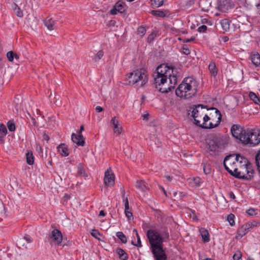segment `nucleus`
<instances>
[{"instance_id":"f257e3e1","label":"nucleus","mask_w":260,"mask_h":260,"mask_svg":"<svg viewBox=\"0 0 260 260\" xmlns=\"http://www.w3.org/2000/svg\"><path fill=\"white\" fill-rule=\"evenodd\" d=\"M177 71L172 66L161 64L158 66L154 75L156 88L162 93H167L174 88L177 83Z\"/></svg>"},{"instance_id":"f03ea898","label":"nucleus","mask_w":260,"mask_h":260,"mask_svg":"<svg viewBox=\"0 0 260 260\" xmlns=\"http://www.w3.org/2000/svg\"><path fill=\"white\" fill-rule=\"evenodd\" d=\"M146 236L154 260H167V255L163 248L165 239H169L170 236L167 228L160 233L156 230H148Z\"/></svg>"},{"instance_id":"7ed1b4c3","label":"nucleus","mask_w":260,"mask_h":260,"mask_svg":"<svg viewBox=\"0 0 260 260\" xmlns=\"http://www.w3.org/2000/svg\"><path fill=\"white\" fill-rule=\"evenodd\" d=\"M194 107L193 108L192 111L191 112V116L194 119V123L204 129H212L215 128L218 126L220 124L221 120L222 115L220 111L216 108L212 107L210 109H207L208 110H215V113L216 114V116H217V120L216 121L215 124H213L212 122H210L209 124L207 123H201L200 119H202V117L204 115V109L207 107V106H204L203 105L199 104L197 105H194Z\"/></svg>"},{"instance_id":"20e7f679","label":"nucleus","mask_w":260,"mask_h":260,"mask_svg":"<svg viewBox=\"0 0 260 260\" xmlns=\"http://www.w3.org/2000/svg\"><path fill=\"white\" fill-rule=\"evenodd\" d=\"M198 86L197 80L192 77H186L176 89V94L184 99H191L196 94Z\"/></svg>"},{"instance_id":"39448f33","label":"nucleus","mask_w":260,"mask_h":260,"mask_svg":"<svg viewBox=\"0 0 260 260\" xmlns=\"http://www.w3.org/2000/svg\"><path fill=\"white\" fill-rule=\"evenodd\" d=\"M246 137L243 138V144L254 146L260 143V131L248 128Z\"/></svg>"},{"instance_id":"423d86ee","label":"nucleus","mask_w":260,"mask_h":260,"mask_svg":"<svg viewBox=\"0 0 260 260\" xmlns=\"http://www.w3.org/2000/svg\"><path fill=\"white\" fill-rule=\"evenodd\" d=\"M226 144L222 137L214 136L209 139L207 142L208 149L210 151L218 152L224 148Z\"/></svg>"},{"instance_id":"0eeeda50","label":"nucleus","mask_w":260,"mask_h":260,"mask_svg":"<svg viewBox=\"0 0 260 260\" xmlns=\"http://www.w3.org/2000/svg\"><path fill=\"white\" fill-rule=\"evenodd\" d=\"M248 128H245L239 124H233L231 127V133L232 136L239 140L243 144V138L246 137Z\"/></svg>"},{"instance_id":"6e6552de","label":"nucleus","mask_w":260,"mask_h":260,"mask_svg":"<svg viewBox=\"0 0 260 260\" xmlns=\"http://www.w3.org/2000/svg\"><path fill=\"white\" fill-rule=\"evenodd\" d=\"M236 157V154H230L225 156L223 161V166L225 169L229 172V174H232V171H237V160Z\"/></svg>"},{"instance_id":"1a4fd4ad","label":"nucleus","mask_w":260,"mask_h":260,"mask_svg":"<svg viewBox=\"0 0 260 260\" xmlns=\"http://www.w3.org/2000/svg\"><path fill=\"white\" fill-rule=\"evenodd\" d=\"M136 86H143L148 80V75L147 72L143 69L136 70Z\"/></svg>"},{"instance_id":"9d476101","label":"nucleus","mask_w":260,"mask_h":260,"mask_svg":"<svg viewBox=\"0 0 260 260\" xmlns=\"http://www.w3.org/2000/svg\"><path fill=\"white\" fill-rule=\"evenodd\" d=\"M235 7V3L232 0H219L218 10L222 12H227Z\"/></svg>"},{"instance_id":"9b49d317","label":"nucleus","mask_w":260,"mask_h":260,"mask_svg":"<svg viewBox=\"0 0 260 260\" xmlns=\"http://www.w3.org/2000/svg\"><path fill=\"white\" fill-rule=\"evenodd\" d=\"M48 239L50 242L61 246L63 237L61 232L59 230L54 229L52 231L51 234L49 235Z\"/></svg>"},{"instance_id":"f8f14e48","label":"nucleus","mask_w":260,"mask_h":260,"mask_svg":"<svg viewBox=\"0 0 260 260\" xmlns=\"http://www.w3.org/2000/svg\"><path fill=\"white\" fill-rule=\"evenodd\" d=\"M124 2L122 0H119L114 5L113 8L110 10V13L111 15H116L117 12L123 13L126 10Z\"/></svg>"},{"instance_id":"ddd939ff","label":"nucleus","mask_w":260,"mask_h":260,"mask_svg":"<svg viewBox=\"0 0 260 260\" xmlns=\"http://www.w3.org/2000/svg\"><path fill=\"white\" fill-rule=\"evenodd\" d=\"M115 176L110 168L105 172L104 183L106 186H111L114 183Z\"/></svg>"},{"instance_id":"4468645a","label":"nucleus","mask_w":260,"mask_h":260,"mask_svg":"<svg viewBox=\"0 0 260 260\" xmlns=\"http://www.w3.org/2000/svg\"><path fill=\"white\" fill-rule=\"evenodd\" d=\"M72 141L74 143L76 144L78 146H84L85 145V139L82 134H76L73 133L71 136Z\"/></svg>"},{"instance_id":"2eb2a0df","label":"nucleus","mask_w":260,"mask_h":260,"mask_svg":"<svg viewBox=\"0 0 260 260\" xmlns=\"http://www.w3.org/2000/svg\"><path fill=\"white\" fill-rule=\"evenodd\" d=\"M232 174L231 175L234 176L235 178L243 180H250L252 178V175H245L243 172L239 171L237 167V171H234V170H233Z\"/></svg>"},{"instance_id":"dca6fc26","label":"nucleus","mask_w":260,"mask_h":260,"mask_svg":"<svg viewBox=\"0 0 260 260\" xmlns=\"http://www.w3.org/2000/svg\"><path fill=\"white\" fill-rule=\"evenodd\" d=\"M126 81L127 82L125 84L129 85H136L137 83L136 80V70L133 71L132 72H131L127 74L126 76Z\"/></svg>"},{"instance_id":"f3484780","label":"nucleus","mask_w":260,"mask_h":260,"mask_svg":"<svg viewBox=\"0 0 260 260\" xmlns=\"http://www.w3.org/2000/svg\"><path fill=\"white\" fill-rule=\"evenodd\" d=\"M150 13L153 15L158 17L164 18L168 16L169 15V10H152Z\"/></svg>"},{"instance_id":"a211bd4d","label":"nucleus","mask_w":260,"mask_h":260,"mask_svg":"<svg viewBox=\"0 0 260 260\" xmlns=\"http://www.w3.org/2000/svg\"><path fill=\"white\" fill-rule=\"evenodd\" d=\"M236 157H237L236 158L237 164V165H239L240 167H244V168L249 163L248 161L245 157L241 156L239 154H236Z\"/></svg>"},{"instance_id":"6ab92c4d","label":"nucleus","mask_w":260,"mask_h":260,"mask_svg":"<svg viewBox=\"0 0 260 260\" xmlns=\"http://www.w3.org/2000/svg\"><path fill=\"white\" fill-rule=\"evenodd\" d=\"M57 150L62 156H68L69 155L68 146L64 143L60 144L57 147Z\"/></svg>"},{"instance_id":"aec40b11","label":"nucleus","mask_w":260,"mask_h":260,"mask_svg":"<svg viewBox=\"0 0 260 260\" xmlns=\"http://www.w3.org/2000/svg\"><path fill=\"white\" fill-rule=\"evenodd\" d=\"M111 122L114 126V133H117L118 135L121 134L122 132V127L121 126H119V121L115 117L112 118Z\"/></svg>"},{"instance_id":"412c9836","label":"nucleus","mask_w":260,"mask_h":260,"mask_svg":"<svg viewBox=\"0 0 260 260\" xmlns=\"http://www.w3.org/2000/svg\"><path fill=\"white\" fill-rule=\"evenodd\" d=\"M77 175L81 177H83L84 179H86V178L88 177V174L86 172L85 169L81 163H79L78 165Z\"/></svg>"},{"instance_id":"4be33fe9","label":"nucleus","mask_w":260,"mask_h":260,"mask_svg":"<svg viewBox=\"0 0 260 260\" xmlns=\"http://www.w3.org/2000/svg\"><path fill=\"white\" fill-rule=\"evenodd\" d=\"M252 63L256 67L260 66V55L258 53H254L250 56Z\"/></svg>"},{"instance_id":"5701e85b","label":"nucleus","mask_w":260,"mask_h":260,"mask_svg":"<svg viewBox=\"0 0 260 260\" xmlns=\"http://www.w3.org/2000/svg\"><path fill=\"white\" fill-rule=\"evenodd\" d=\"M44 24L45 26H46L47 28L50 30H52L55 28V21L53 20L52 18H46L44 20Z\"/></svg>"},{"instance_id":"b1692460","label":"nucleus","mask_w":260,"mask_h":260,"mask_svg":"<svg viewBox=\"0 0 260 260\" xmlns=\"http://www.w3.org/2000/svg\"><path fill=\"white\" fill-rule=\"evenodd\" d=\"M135 187L142 191H145L148 188L144 180H137L135 184Z\"/></svg>"},{"instance_id":"393cba45","label":"nucleus","mask_w":260,"mask_h":260,"mask_svg":"<svg viewBox=\"0 0 260 260\" xmlns=\"http://www.w3.org/2000/svg\"><path fill=\"white\" fill-rule=\"evenodd\" d=\"M208 69L210 71L211 75L215 77L218 73V69L216 66L215 62L214 61H211L208 66Z\"/></svg>"},{"instance_id":"a878e982","label":"nucleus","mask_w":260,"mask_h":260,"mask_svg":"<svg viewBox=\"0 0 260 260\" xmlns=\"http://www.w3.org/2000/svg\"><path fill=\"white\" fill-rule=\"evenodd\" d=\"M260 223L256 221L253 220L250 222H248L243 225L245 228L247 232L251 231V230L254 227L257 226L259 225Z\"/></svg>"},{"instance_id":"bb28decb","label":"nucleus","mask_w":260,"mask_h":260,"mask_svg":"<svg viewBox=\"0 0 260 260\" xmlns=\"http://www.w3.org/2000/svg\"><path fill=\"white\" fill-rule=\"evenodd\" d=\"M249 97L250 99L255 104L260 105V97L252 91L249 92Z\"/></svg>"},{"instance_id":"cd10ccee","label":"nucleus","mask_w":260,"mask_h":260,"mask_svg":"<svg viewBox=\"0 0 260 260\" xmlns=\"http://www.w3.org/2000/svg\"><path fill=\"white\" fill-rule=\"evenodd\" d=\"M116 252L119 255V258L122 260H127L128 258V254L122 248H118L116 250Z\"/></svg>"},{"instance_id":"c85d7f7f","label":"nucleus","mask_w":260,"mask_h":260,"mask_svg":"<svg viewBox=\"0 0 260 260\" xmlns=\"http://www.w3.org/2000/svg\"><path fill=\"white\" fill-rule=\"evenodd\" d=\"M200 232L203 241L204 242H208L210 241V238L208 231L204 229H202L200 230Z\"/></svg>"},{"instance_id":"c756f323","label":"nucleus","mask_w":260,"mask_h":260,"mask_svg":"<svg viewBox=\"0 0 260 260\" xmlns=\"http://www.w3.org/2000/svg\"><path fill=\"white\" fill-rule=\"evenodd\" d=\"M220 24L222 29L224 31H228L230 30V21L227 19L221 20Z\"/></svg>"},{"instance_id":"7c9ffc66","label":"nucleus","mask_w":260,"mask_h":260,"mask_svg":"<svg viewBox=\"0 0 260 260\" xmlns=\"http://www.w3.org/2000/svg\"><path fill=\"white\" fill-rule=\"evenodd\" d=\"M247 231L242 225L238 228L237 232V238H241L245 236L247 233Z\"/></svg>"},{"instance_id":"2f4dec72","label":"nucleus","mask_w":260,"mask_h":260,"mask_svg":"<svg viewBox=\"0 0 260 260\" xmlns=\"http://www.w3.org/2000/svg\"><path fill=\"white\" fill-rule=\"evenodd\" d=\"M26 162L29 165H33L34 162V157L32 151H28L26 153Z\"/></svg>"},{"instance_id":"473e14b6","label":"nucleus","mask_w":260,"mask_h":260,"mask_svg":"<svg viewBox=\"0 0 260 260\" xmlns=\"http://www.w3.org/2000/svg\"><path fill=\"white\" fill-rule=\"evenodd\" d=\"M150 2L152 8H156L162 6L164 0H151Z\"/></svg>"},{"instance_id":"72a5a7b5","label":"nucleus","mask_w":260,"mask_h":260,"mask_svg":"<svg viewBox=\"0 0 260 260\" xmlns=\"http://www.w3.org/2000/svg\"><path fill=\"white\" fill-rule=\"evenodd\" d=\"M116 236L124 244L127 242V238L125 235L122 232H118L116 233Z\"/></svg>"},{"instance_id":"f704fd0d","label":"nucleus","mask_w":260,"mask_h":260,"mask_svg":"<svg viewBox=\"0 0 260 260\" xmlns=\"http://www.w3.org/2000/svg\"><path fill=\"white\" fill-rule=\"evenodd\" d=\"M104 55V51L102 50L99 51L93 58L95 61H99Z\"/></svg>"},{"instance_id":"c9c22d12","label":"nucleus","mask_w":260,"mask_h":260,"mask_svg":"<svg viewBox=\"0 0 260 260\" xmlns=\"http://www.w3.org/2000/svg\"><path fill=\"white\" fill-rule=\"evenodd\" d=\"M203 171L206 175L210 174L211 172V166L208 164H204Z\"/></svg>"},{"instance_id":"e433bc0d","label":"nucleus","mask_w":260,"mask_h":260,"mask_svg":"<svg viewBox=\"0 0 260 260\" xmlns=\"http://www.w3.org/2000/svg\"><path fill=\"white\" fill-rule=\"evenodd\" d=\"M137 34L141 37H143L146 32V29L145 27L143 26H140L137 29Z\"/></svg>"},{"instance_id":"4c0bfd02","label":"nucleus","mask_w":260,"mask_h":260,"mask_svg":"<svg viewBox=\"0 0 260 260\" xmlns=\"http://www.w3.org/2000/svg\"><path fill=\"white\" fill-rule=\"evenodd\" d=\"M244 169H245V171L246 172L247 175H253L254 173V170L250 167L249 164L245 167ZM253 176H252V177Z\"/></svg>"},{"instance_id":"58836bf2","label":"nucleus","mask_w":260,"mask_h":260,"mask_svg":"<svg viewBox=\"0 0 260 260\" xmlns=\"http://www.w3.org/2000/svg\"><path fill=\"white\" fill-rule=\"evenodd\" d=\"M8 128L10 132H14L15 131L16 127L14 122L12 121H9L7 123Z\"/></svg>"},{"instance_id":"ea45409f","label":"nucleus","mask_w":260,"mask_h":260,"mask_svg":"<svg viewBox=\"0 0 260 260\" xmlns=\"http://www.w3.org/2000/svg\"><path fill=\"white\" fill-rule=\"evenodd\" d=\"M234 218L235 215L233 214H230L228 216L227 220L231 225H234L235 224Z\"/></svg>"},{"instance_id":"a19ab883","label":"nucleus","mask_w":260,"mask_h":260,"mask_svg":"<svg viewBox=\"0 0 260 260\" xmlns=\"http://www.w3.org/2000/svg\"><path fill=\"white\" fill-rule=\"evenodd\" d=\"M136 237L137 238V243L136 244L134 241H132V244H133V245H134L136 247H141L142 246V245L141 244L140 237L138 233L136 234Z\"/></svg>"},{"instance_id":"79ce46f5","label":"nucleus","mask_w":260,"mask_h":260,"mask_svg":"<svg viewBox=\"0 0 260 260\" xmlns=\"http://www.w3.org/2000/svg\"><path fill=\"white\" fill-rule=\"evenodd\" d=\"M8 133L6 126L3 124H0V133L2 135L6 136Z\"/></svg>"},{"instance_id":"37998d69","label":"nucleus","mask_w":260,"mask_h":260,"mask_svg":"<svg viewBox=\"0 0 260 260\" xmlns=\"http://www.w3.org/2000/svg\"><path fill=\"white\" fill-rule=\"evenodd\" d=\"M192 181L196 186H200L202 183V179L199 177H194L192 179Z\"/></svg>"},{"instance_id":"c03bdc74","label":"nucleus","mask_w":260,"mask_h":260,"mask_svg":"<svg viewBox=\"0 0 260 260\" xmlns=\"http://www.w3.org/2000/svg\"><path fill=\"white\" fill-rule=\"evenodd\" d=\"M15 53L12 51H9L7 53V57L9 61H13L14 60Z\"/></svg>"},{"instance_id":"a18cd8bd","label":"nucleus","mask_w":260,"mask_h":260,"mask_svg":"<svg viewBox=\"0 0 260 260\" xmlns=\"http://www.w3.org/2000/svg\"><path fill=\"white\" fill-rule=\"evenodd\" d=\"M124 193H125V191L123 190V191L122 197H123V202L124 203V207L126 209H129V203H128V199H127V198H125L124 197Z\"/></svg>"},{"instance_id":"49530a36","label":"nucleus","mask_w":260,"mask_h":260,"mask_svg":"<svg viewBox=\"0 0 260 260\" xmlns=\"http://www.w3.org/2000/svg\"><path fill=\"white\" fill-rule=\"evenodd\" d=\"M90 234L95 238L99 239V240L100 239L98 237V236H100L101 234L98 230H95V229L92 230L91 231Z\"/></svg>"},{"instance_id":"de8ad7c7","label":"nucleus","mask_w":260,"mask_h":260,"mask_svg":"<svg viewBox=\"0 0 260 260\" xmlns=\"http://www.w3.org/2000/svg\"><path fill=\"white\" fill-rule=\"evenodd\" d=\"M15 11H16V15L18 17H22L23 16V12L20 9V8L17 5L16 6Z\"/></svg>"},{"instance_id":"09e8293b","label":"nucleus","mask_w":260,"mask_h":260,"mask_svg":"<svg viewBox=\"0 0 260 260\" xmlns=\"http://www.w3.org/2000/svg\"><path fill=\"white\" fill-rule=\"evenodd\" d=\"M124 212L126 216L128 219H133V213L131 211V209H126L125 208Z\"/></svg>"},{"instance_id":"8fccbe9b","label":"nucleus","mask_w":260,"mask_h":260,"mask_svg":"<svg viewBox=\"0 0 260 260\" xmlns=\"http://www.w3.org/2000/svg\"><path fill=\"white\" fill-rule=\"evenodd\" d=\"M156 35L155 33L152 32L147 37V42L150 43L152 42L156 37Z\"/></svg>"},{"instance_id":"3c124183","label":"nucleus","mask_w":260,"mask_h":260,"mask_svg":"<svg viewBox=\"0 0 260 260\" xmlns=\"http://www.w3.org/2000/svg\"><path fill=\"white\" fill-rule=\"evenodd\" d=\"M246 213L250 216H254L257 214L256 210L253 208H250L248 209L246 211Z\"/></svg>"},{"instance_id":"603ef678","label":"nucleus","mask_w":260,"mask_h":260,"mask_svg":"<svg viewBox=\"0 0 260 260\" xmlns=\"http://www.w3.org/2000/svg\"><path fill=\"white\" fill-rule=\"evenodd\" d=\"M182 49L183 54L185 55H188L190 53V51L186 45H184Z\"/></svg>"},{"instance_id":"864d4df0","label":"nucleus","mask_w":260,"mask_h":260,"mask_svg":"<svg viewBox=\"0 0 260 260\" xmlns=\"http://www.w3.org/2000/svg\"><path fill=\"white\" fill-rule=\"evenodd\" d=\"M207 29V27L205 25H202L201 26L199 27L198 28V31L200 32H205Z\"/></svg>"},{"instance_id":"5fc2aeb1","label":"nucleus","mask_w":260,"mask_h":260,"mask_svg":"<svg viewBox=\"0 0 260 260\" xmlns=\"http://www.w3.org/2000/svg\"><path fill=\"white\" fill-rule=\"evenodd\" d=\"M241 256L242 254L240 251H238L234 254L233 258L234 260H239L241 258Z\"/></svg>"},{"instance_id":"6e6d98bb","label":"nucleus","mask_w":260,"mask_h":260,"mask_svg":"<svg viewBox=\"0 0 260 260\" xmlns=\"http://www.w3.org/2000/svg\"><path fill=\"white\" fill-rule=\"evenodd\" d=\"M196 1V0H187L185 3V6L190 7L194 4Z\"/></svg>"},{"instance_id":"4d7b16f0","label":"nucleus","mask_w":260,"mask_h":260,"mask_svg":"<svg viewBox=\"0 0 260 260\" xmlns=\"http://www.w3.org/2000/svg\"><path fill=\"white\" fill-rule=\"evenodd\" d=\"M255 164H259L260 161V150H259L255 155Z\"/></svg>"},{"instance_id":"13d9d810","label":"nucleus","mask_w":260,"mask_h":260,"mask_svg":"<svg viewBox=\"0 0 260 260\" xmlns=\"http://www.w3.org/2000/svg\"><path fill=\"white\" fill-rule=\"evenodd\" d=\"M24 239L28 242L31 243L32 241L31 238L28 235H25L24 236Z\"/></svg>"},{"instance_id":"bf43d9fd","label":"nucleus","mask_w":260,"mask_h":260,"mask_svg":"<svg viewBox=\"0 0 260 260\" xmlns=\"http://www.w3.org/2000/svg\"><path fill=\"white\" fill-rule=\"evenodd\" d=\"M203 117V119L204 121L203 123H206V122L211 119V118L207 114H204Z\"/></svg>"},{"instance_id":"052dcab7","label":"nucleus","mask_w":260,"mask_h":260,"mask_svg":"<svg viewBox=\"0 0 260 260\" xmlns=\"http://www.w3.org/2000/svg\"><path fill=\"white\" fill-rule=\"evenodd\" d=\"M5 213V207L2 202H0V214Z\"/></svg>"},{"instance_id":"680f3d73","label":"nucleus","mask_w":260,"mask_h":260,"mask_svg":"<svg viewBox=\"0 0 260 260\" xmlns=\"http://www.w3.org/2000/svg\"><path fill=\"white\" fill-rule=\"evenodd\" d=\"M195 40V38L194 37H191L190 39H183V43H189L191 41H193Z\"/></svg>"},{"instance_id":"e2e57ef3","label":"nucleus","mask_w":260,"mask_h":260,"mask_svg":"<svg viewBox=\"0 0 260 260\" xmlns=\"http://www.w3.org/2000/svg\"><path fill=\"white\" fill-rule=\"evenodd\" d=\"M229 40V37L227 36H223L220 37L219 40L220 41H223V42H226Z\"/></svg>"},{"instance_id":"0e129e2a","label":"nucleus","mask_w":260,"mask_h":260,"mask_svg":"<svg viewBox=\"0 0 260 260\" xmlns=\"http://www.w3.org/2000/svg\"><path fill=\"white\" fill-rule=\"evenodd\" d=\"M103 110H104L103 108L102 107H101V106H97L95 108V111H96V112H97L98 113L101 112Z\"/></svg>"},{"instance_id":"69168bd1","label":"nucleus","mask_w":260,"mask_h":260,"mask_svg":"<svg viewBox=\"0 0 260 260\" xmlns=\"http://www.w3.org/2000/svg\"><path fill=\"white\" fill-rule=\"evenodd\" d=\"M239 4L244 5L246 0H235Z\"/></svg>"},{"instance_id":"338daca9","label":"nucleus","mask_w":260,"mask_h":260,"mask_svg":"<svg viewBox=\"0 0 260 260\" xmlns=\"http://www.w3.org/2000/svg\"><path fill=\"white\" fill-rule=\"evenodd\" d=\"M229 197L232 199H235V196L233 191H230L229 192Z\"/></svg>"},{"instance_id":"774afa93","label":"nucleus","mask_w":260,"mask_h":260,"mask_svg":"<svg viewBox=\"0 0 260 260\" xmlns=\"http://www.w3.org/2000/svg\"><path fill=\"white\" fill-rule=\"evenodd\" d=\"M201 23H203V24H205V23L208 24L209 20L207 18H203L201 20Z\"/></svg>"}]
</instances>
